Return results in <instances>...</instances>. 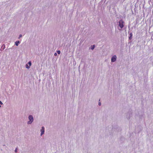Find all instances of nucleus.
I'll return each mask as SVG.
<instances>
[{
  "mask_svg": "<svg viewBox=\"0 0 153 153\" xmlns=\"http://www.w3.org/2000/svg\"><path fill=\"white\" fill-rule=\"evenodd\" d=\"M124 22L122 20H120L119 22V26L121 28H123L124 27Z\"/></svg>",
  "mask_w": 153,
  "mask_h": 153,
  "instance_id": "nucleus-1",
  "label": "nucleus"
},
{
  "mask_svg": "<svg viewBox=\"0 0 153 153\" xmlns=\"http://www.w3.org/2000/svg\"><path fill=\"white\" fill-rule=\"evenodd\" d=\"M29 119L30 120L27 123L28 124H30L33 121V116L32 115H30L29 117Z\"/></svg>",
  "mask_w": 153,
  "mask_h": 153,
  "instance_id": "nucleus-2",
  "label": "nucleus"
},
{
  "mask_svg": "<svg viewBox=\"0 0 153 153\" xmlns=\"http://www.w3.org/2000/svg\"><path fill=\"white\" fill-rule=\"evenodd\" d=\"M116 58L117 57L115 55L113 56L111 59V62H114L116 60Z\"/></svg>",
  "mask_w": 153,
  "mask_h": 153,
  "instance_id": "nucleus-3",
  "label": "nucleus"
},
{
  "mask_svg": "<svg viewBox=\"0 0 153 153\" xmlns=\"http://www.w3.org/2000/svg\"><path fill=\"white\" fill-rule=\"evenodd\" d=\"M45 128L44 127H42V129L41 130V135H42L44 133V132Z\"/></svg>",
  "mask_w": 153,
  "mask_h": 153,
  "instance_id": "nucleus-4",
  "label": "nucleus"
},
{
  "mask_svg": "<svg viewBox=\"0 0 153 153\" xmlns=\"http://www.w3.org/2000/svg\"><path fill=\"white\" fill-rule=\"evenodd\" d=\"M19 43H20L19 41H16V42H15V45L16 46H18Z\"/></svg>",
  "mask_w": 153,
  "mask_h": 153,
  "instance_id": "nucleus-5",
  "label": "nucleus"
},
{
  "mask_svg": "<svg viewBox=\"0 0 153 153\" xmlns=\"http://www.w3.org/2000/svg\"><path fill=\"white\" fill-rule=\"evenodd\" d=\"M26 67L28 69L30 68V66L28 65V64H27L26 65Z\"/></svg>",
  "mask_w": 153,
  "mask_h": 153,
  "instance_id": "nucleus-6",
  "label": "nucleus"
},
{
  "mask_svg": "<svg viewBox=\"0 0 153 153\" xmlns=\"http://www.w3.org/2000/svg\"><path fill=\"white\" fill-rule=\"evenodd\" d=\"M28 64L29 65V66H30L31 65V61H29L28 63Z\"/></svg>",
  "mask_w": 153,
  "mask_h": 153,
  "instance_id": "nucleus-7",
  "label": "nucleus"
},
{
  "mask_svg": "<svg viewBox=\"0 0 153 153\" xmlns=\"http://www.w3.org/2000/svg\"><path fill=\"white\" fill-rule=\"evenodd\" d=\"M130 36L129 37V39H131V38H132V34L131 33L130 34Z\"/></svg>",
  "mask_w": 153,
  "mask_h": 153,
  "instance_id": "nucleus-8",
  "label": "nucleus"
},
{
  "mask_svg": "<svg viewBox=\"0 0 153 153\" xmlns=\"http://www.w3.org/2000/svg\"><path fill=\"white\" fill-rule=\"evenodd\" d=\"M94 48V45L91 46V49L93 50Z\"/></svg>",
  "mask_w": 153,
  "mask_h": 153,
  "instance_id": "nucleus-9",
  "label": "nucleus"
},
{
  "mask_svg": "<svg viewBox=\"0 0 153 153\" xmlns=\"http://www.w3.org/2000/svg\"><path fill=\"white\" fill-rule=\"evenodd\" d=\"M57 53L58 54H60V51L59 50L57 51Z\"/></svg>",
  "mask_w": 153,
  "mask_h": 153,
  "instance_id": "nucleus-10",
  "label": "nucleus"
},
{
  "mask_svg": "<svg viewBox=\"0 0 153 153\" xmlns=\"http://www.w3.org/2000/svg\"><path fill=\"white\" fill-rule=\"evenodd\" d=\"M98 104H99V105L100 106L101 105V103L100 102H99Z\"/></svg>",
  "mask_w": 153,
  "mask_h": 153,
  "instance_id": "nucleus-11",
  "label": "nucleus"
},
{
  "mask_svg": "<svg viewBox=\"0 0 153 153\" xmlns=\"http://www.w3.org/2000/svg\"><path fill=\"white\" fill-rule=\"evenodd\" d=\"M57 55V54L56 53H54V55L55 56H56Z\"/></svg>",
  "mask_w": 153,
  "mask_h": 153,
  "instance_id": "nucleus-12",
  "label": "nucleus"
},
{
  "mask_svg": "<svg viewBox=\"0 0 153 153\" xmlns=\"http://www.w3.org/2000/svg\"><path fill=\"white\" fill-rule=\"evenodd\" d=\"M0 104L1 105L2 104V102L1 101H0ZM1 107V106L0 105V107Z\"/></svg>",
  "mask_w": 153,
  "mask_h": 153,
  "instance_id": "nucleus-13",
  "label": "nucleus"
},
{
  "mask_svg": "<svg viewBox=\"0 0 153 153\" xmlns=\"http://www.w3.org/2000/svg\"><path fill=\"white\" fill-rule=\"evenodd\" d=\"M17 150V148H16L15 150V151L16 152Z\"/></svg>",
  "mask_w": 153,
  "mask_h": 153,
  "instance_id": "nucleus-14",
  "label": "nucleus"
},
{
  "mask_svg": "<svg viewBox=\"0 0 153 153\" xmlns=\"http://www.w3.org/2000/svg\"><path fill=\"white\" fill-rule=\"evenodd\" d=\"M22 36V35H19V38L21 37Z\"/></svg>",
  "mask_w": 153,
  "mask_h": 153,
  "instance_id": "nucleus-15",
  "label": "nucleus"
}]
</instances>
